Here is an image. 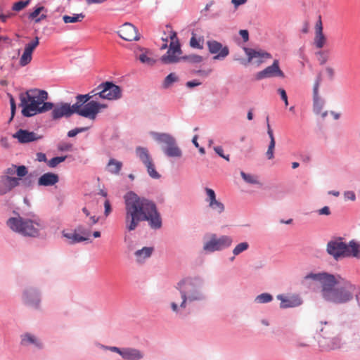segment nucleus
I'll list each match as a JSON object with an SVG mask.
<instances>
[{"instance_id":"f257e3e1","label":"nucleus","mask_w":360,"mask_h":360,"mask_svg":"<svg viewBox=\"0 0 360 360\" xmlns=\"http://www.w3.org/2000/svg\"><path fill=\"white\" fill-rule=\"evenodd\" d=\"M124 200V224L128 231H134L139 224L147 221L152 229L162 226L160 214L155 204L146 198L140 197L134 192L127 193Z\"/></svg>"},{"instance_id":"a211bd4d","label":"nucleus","mask_w":360,"mask_h":360,"mask_svg":"<svg viewBox=\"0 0 360 360\" xmlns=\"http://www.w3.org/2000/svg\"><path fill=\"white\" fill-rule=\"evenodd\" d=\"M20 178L1 176L0 177V195H4L19 185Z\"/></svg>"},{"instance_id":"e433bc0d","label":"nucleus","mask_w":360,"mask_h":360,"mask_svg":"<svg viewBox=\"0 0 360 360\" xmlns=\"http://www.w3.org/2000/svg\"><path fill=\"white\" fill-rule=\"evenodd\" d=\"M273 300L271 295L269 293H262L259 295L255 298V302L257 303H268Z\"/></svg>"},{"instance_id":"37998d69","label":"nucleus","mask_w":360,"mask_h":360,"mask_svg":"<svg viewBox=\"0 0 360 360\" xmlns=\"http://www.w3.org/2000/svg\"><path fill=\"white\" fill-rule=\"evenodd\" d=\"M82 102L79 101H77V103L73 104L72 105H70V108L71 111V115L74 113H76L79 115V112L82 110Z\"/></svg>"},{"instance_id":"338daca9","label":"nucleus","mask_w":360,"mask_h":360,"mask_svg":"<svg viewBox=\"0 0 360 360\" xmlns=\"http://www.w3.org/2000/svg\"><path fill=\"white\" fill-rule=\"evenodd\" d=\"M316 33H323V27L321 19L316 24Z\"/></svg>"},{"instance_id":"0e129e2a","label":"nucleus","mask_w":360,"mask_h":360,"mask_svg":"<svg viewBox=\"0 0 360 360\" xmlns=\"http://www.w3.org/2000/svg\"><path fill=\"white\" fill-rule=\"evenodd\" d=\"M37 160L39 162H46L47 159H46V154L43 153H37Z\"/></svg>"},{"instance_id":"79ce46f5","label":"nucleus","mask_w":360,"mask_h":360,"mask_svg":"<svg viewBox=\"0 0 360 360\" xmlns=\"http://www.w3.org/2000/svg\"><path fill=\"white\" fill-rule=\"evenodd\" d=\"M30 3V0L27 1H19L15 2L12 7V9L15 11H20L25 8Z\"/></svg>"},{"instance_id":"7c9ffc66","label":"nucleus","mask_w":360,"mask_h":360,"mask_svg":"<svg viewBox=\"0 0 360 360\" xmlns=\"http://www.w3.org/2000/svg\"><path fill=\"white\" fill-rule=\"evenodd\" d=\"M152 248L144 247L141 250H139L135 252L137 261L141 262L146 258L149 257L153 252Z\"/></svg>"},{"instance_id":"603ef678","label":"nucleus","mask_w":360,"mask_h":360,"mask_svg":"<svg viewBox=\"0 0 360 360\" xmlns=\"http://www.w3.org/2000/svg\"><path fill=\"white\" fill-rule=\"evenodd\" d=\"M104 214L105 217H108L112 212V207L110 201L106 199L104 202Z\"/></svg>"},{"instance_id":"e2e57ef3","label":"nucleus","mask_w":360,"mask_h":360,"mask_svg":"<svg viewBox=\"0 0 360 360\" xmlns=\"http://www.w3.org/2000/svg\"><path fill=\"white\" fill-rule=\"evenodd\" d=\"M326 71L327 75H328L329 78L331 79H333V77L335 76L334 69L331 67H326Z\"/></svg>"},{"instance_id":"a19ab883","label":"nucleus","mask_w":360,"mask_h":360,"mask_svg":"<svg viewBox=\"0 0 360 360\" xmlns=\"http://www.w3.org/2000/svg\"><path fill=\"white\" fill-rule=\"evenodd\" d=\"M77 233L80 235V237L86 238V240H89L91 236V230L86 229L82 226H78L76 229Z\"/></svg>"},{"instance_id":"39448f33","label":"nucleus","mask_w":360,"mask_h":360,"mask_svg":"<svg viewBox=\"0 0 360 360\" xmlns=\"http://www.w3.org/2000/svg\"><path fill=\"white\" fill-rule=\"evenodd\" d=\"M326 250L335 260L351 257L360 258V244L354 240L347 244L342 238H336L328 243Z\"/></svg>"},{"instance_id":"c9c22d12","label":"nucleus","mask_w":360,"mask_h":360,"mask_svg":"<svg viewBox=\"0 0 360 360\" xmlns=\"http://www.w3.org/2000/svg\"><path fill=\"white\" fill-rule=\"evenodd\" d=\"M240 175H241L242 178L243 179V180L248 184H259L257 177L256 176H254V175H252L250 174H246L244 172H241Z\"/></svg>"},{"instance_id":"9d476101","label":"nucleus","mask_w":360,"mask_h":360,"mask_svg":"<svg viewBox=\"0 0 360 360\" xmlns=\"http://www.w3.org/2000/svg\"><path fill=\"white\" fill-rule=\"evenodd\" d=\"M232 242V238L228 236L217 238L216 236L213 235L211 239L204 244L203 249L209 252L218 251L229 247Z\"/></svg>"},{"instance_id":"bb28decb","label":"nucleus","mask_w":360,"mask_h":360,"mask_svg":"<svg viewBox=\"0 0 360 360\" xmlns=\"http://www.w3.org/2000/svg\"><path fill=\"white\" fill-rule=\"evenodd\" d=\"M121 356L125 360H139L143 357L141 352L136 349H124Z\"/></svg>"},{"instance_id":"2eb2a0df","label":"nucleus","mask_w":360,"mask_h":360,"mask_svg":"<svg viewBox=\"0 0 360 360\" xmlns=\"http://www.w3.org/2000/svg\"><path fill=\"white\" fill-rule=\"evenodd\" d=\"M118 34L122 39L126 41H130L139 39L137 29L129 22H126L120 27Z\"/></svg>"},{"instance_id":"a18cd8bd","label":"nucleus","mask_w":360,"mask_h":360,"mask_svg":"<svg viewBox=\"0 0 360 360\" xmlns=\"http://www.w3.org/2000/svg\"><path fill=\"white\" fill-rule=\"evenodd\" d=\"M276 142L270 141L268 150L266 151V156L269 160H271L274 158V148H275Z\"/></svg>"},{"instance_id":"393cba45","label":"nucleus","mask_w":360,"mask_h":360,"mask_svg":"<svg viewBox=\"0 0 360 360\" xmlns=\"http://www.w3.org/2000/svg\"><path fill=\"white\" fill-rule=\"evenodd\" d=\"M21 345L23 346H28L30 345H33L37 348H42L43 345L40 342V340L35 337L34 335L26 333L21 335Z\"/></svg>"},{"instance_id":"7ed1b4c3","label":"nucleus","mask_w":360,"mask_h":360,"mask_svg":"<svg viewBox=\"0 0 360 360\" xmlns=\"http://www.w3.org/2000/svg\"><path fill=\"white\" fill-rule=\"evenodd\" d=\"M47 99L48 94L44 90H30L25 94L21 95L22 114L25 117H32L52 110L53 103L46 102Z\"/></svg>"},{"instance_id":"ea45409f","label":"nucleus","mask_w":360,"mask_h":360,"mask_svg":"<svg viewBox=\"0 0 360 360\" xmlns=\"http://www.w3.org/2000/svg\"><path fill=\"white\" fill-rule=\"evenodd\" d=\"M249 248V244L247 242H243L239 244H238L235 248L233 250V253L234 255H238L243 252V251H245Z\"/></svg>"},{"instance_id":"6e6d98bb","label":"nucleus","mask_w":360,"mask_h":360,"mask_svg":"<svg viewBox=\"0 0 360 360\" xmlns=\"http://www.w3.org/2000/svg\"><path fill=\"white\" fill-rule=\"evenodd\" d=\"M266 122H267V134L270 138V141L276 142L274 136V133H273V130L271 129V126L269 123V117H266Z\"/></svg>"},{"instance_id":"c756f323","label":"nucleus","mask_w":360,"mask_h":360,"mask_svg":"<svg viewBox=\"0 0 360 360\" xmlns=\"http://www.w3.org/2000/svg\"><path fill=\"white\" fill-rule=\"evenodd\" d=\"M139 51H141V53L139 54L137 52H136V57L139 58V60L143 64H146L148 65H152L155 63V60L152 58H150L148 56V51L143 49H140Z\"/></svg>"},{"instance_id":"58836bf2","label":"nucleus","mask_w":360,"mask_h":360,"mask_svg":"<svg viewBox=\"0 0 360 360\" xmlns=\"http://www.w3.org/2000/svg\"><path fill=\"white\" fill-rule=\"evenodd\" d=\"M182 59L191 63H200L202 60V57L199 55L191 54L183 56Z\"/></svg>"},{"instance_id":"8fccbe9b","label":"nucleus","mask_w":360,"mask_h":360,"mask_svg":"<svg viewBox=\"0 0 360 360\" xmlns=\"http://www.w3.org/2000/svg\"><path fill=\"white\" fill-rule=\"evenodd\" d=\"M15 174H17V175L19 177L25 176L27 174V169L26 167H25L23 165L16 167Z\"/></svg>"},{"instance_id":"b1692460","label":"nucleus","mask_w":360,"mask_h":360,"mask_svg":"<svg viewBox=\"0 0 360 360\" xmlns=\"http://www.w3.org/2000/svg\"><path fill=\"white\" fill-rule=\"evenodd\" d=\"M23 298L25 302L30 306L37 307L39 302L37 291L32 288L25 290Z\"/></svg>"},{"instance_id":"052dcab7","label":"nucleus","mask_w":360,"mask_h":360,"mask_svg":"<svg viewBox=\"0 0 360 360\" xmlns=\"http://www.w3.org/2000/svg\"><path fill=\"white\" fill-rule=\"evenodd\" d=\"M240 35L243 38L244 41H248L249 39V33L246 30H240L239 32Z\"/></svg>"},{"instance_id":"72a5a7b5","label":"nucleus","mask_w":360,"mask_h":360,"mask_svg":"<svg viewBox=\"0 0 360 360\" xmlns=\"http://www.w3.org/2000/svg\"><path fill=\"white\" fill-rule=\"evenodd\" d=\"M203 39L197 38L195 34H192L190 40V45L191 47L195 49H203Z\"/></svg>"},{"instance_id":"ddd939ff","label":"nucleus","mask_w":360,"mask_h":360,"mask_svg":"<svg viewBox=\"0 0 360 360\" xmlns=\"http://www.w3.org/2000/svg\"><path fill=\"white\" fill-rule=\"evenodd\" d=\"M207 45L210 53L215 54L213 58L214 60H223L229 54V49L228 46H223L217 41H207Z\"/></svg>"},{"instance_id":"f8f14e48","label":"nucleus","mask_w":360,"mask_h":360,"mask_svg":"<svg viewBox=\"0 0 360 360\" xmlns=\"http://www.w3.org/2000/svg\"><path fill=\"white\" fill-rule=\"evenodd\" d=\"M106 107L107 105L105 104L91 101L82 107V110L79 112V115L91 120H95L101 109L105 108Z\"/></svg>"},{"instance_id":"423d86ee","label":"nucleus","mask_w":360,"mask_h":360,"mask_svg":"<svg viewBox=\"0 0 360 360\" xmlns=\"http://www.w3.org/2000/svg\"><path fill=\"white\" fill-rule=\"evenodd\" d=\"M7 225L13 231L25 236L37 237L44 228L41 221L37 217L32 219L22 217H12L7 221Z\"/></svg>"},{"instance_id":"c85d7f7f","label":"nucleus","mask_w":360,"mask_h":360,"mask_svg":"<svg viewBox=\"0 0 360 360\" xmlns=\"http://www.w3.org/2000/svg\"><path fill=\"white\" fill-rule=\"evenodd\" d=\"M122 167V163L120 161H118L115 159L111 158L110 159L108 165L107 169L109 172L113 174H118Z\"/></svg>"},{"instance_id":"f704fd0d","label":"nucleus","mask_w":360,"mask_h":360,"mask_svg":"<svg viewBox=\"0 0 360 360\" xmlns=\"http://www.w3.org/2000/svg\"><path fill=\"white\" fill-rule=\"evenodd\" d=\"M326 42V38L323 33H316L314 44L318 49L323 47Z\"/></svg>"},{"instance_id":"13d9d810","label":"nucleus","mask_w":360,"mask_h":360,"mask_svg":"<svg viewBox=\"0 0 360 360\" xmlns=\"http://www.w3.org/2000/svg\"><path fill=\"white\" fill-rule=\"evenodd\" d=\"M72 148V145L69 143H60L58 145V148L59 150L65 151L70 150Z\"/></svg>"},{"instance_id":"4be33fe9","label":"nucleus","mask_w":360,"mask_h":360,"mask_svg":"<svg viewBox=\"0 0 360 360\" xmlns=\"http://www.w3.org/2000/svg\"><path fill=\"white\" fill-rule=\"evenodd\" d=\"M52 109L51 115L53 120H58L63 117H68L71 116L69 103H64L56 105V106L53 105Z\"/></svg>"},{"instance_id":"20e7f679","label":"nucleus","mask_w":360,"mask_h":360,"mask_svg":"<svg viewBox=\"0 0 360 360\" xmlns=\"http://www.w3.org/2000/svg\"><path fill=\"white\" fill-rule=\"evenodd\" d=\"M201 281L196 278H186L180 281L176 284V289L181 294V302L178 305L176 302L177 295H175L174 301L171 302L172 310L178 313L179 309H184L187 302L198 301L202 299L200 292Z\"/></svg>"},{"instance_id":"cd10ccee","label":"nucleus","mask_w":360,"mask_h":360,"mask_svg":"<svg viewBox=\"0 0 360 360\" xmlns=\"http://www.w3.org/2000/svg\"><path fill=\"white\" fill-rule=\"evenodd\" d=\"M62 234L68 240L70 244L79 243L86 240V238L80 237V235L77 233L76 229L74 231L70 232H66L65 231H63Z\"/></svg>"},{"instance_id":"9b49d317","label":"nucleus","mask_w":360,"mask_h":360,"mask_svg":"<svg viewBox=\"0 0 360 360\" xmlns=\"http://www.w3.org/2000/svg\"><path fill=\"white\" fill-rule=\"evenodd\" d=\"M136 155L147 168V172L150 176L153 179H158L160 174L155 170V165L148 150L146 148L137 147L136 149Z\"/></svg>"},{"instance_id":"473e14b6","label":"nucleus","mask_w":360,"mask_h":360,"mask_svg":"<svg viewBox=\"0 0 360 360\" xmlns=\"http://www.w3.org/2000/svg\"><path fill=\"white\" fill-rule=\"evenodd\" d=\"M178 81H179V77H177V75L174 72L170 73L165 77V79L163 82V84H162L163 87L167 89V88L169 87L173 83L178 82Z\"/></svg>"},{"instance_id":"4468645a","label":"nucleus","mask_w":360,"mask_h":360,"mask_svg":"<svg viewBox=\"0 0 360 360\" xmlns=\"http://www.w3.org/2000/svg\"><path fill=\"white\" fill-rule=\"evenodd\" d=\"M39 44V39L38 37H36L32 41L25 45L24 51L19 60L20 66L24 67L32 61V53Z\"/></svg>"},{"instance_id":"4d7b16f0","label":"nucleus","mask_w":360,"mask_h":360,"mask_svg":"<svg viewBox=\"0 0 360 360\" xmlns=\"http://www.w3.org/2000/svg\"><path fill=\"white\" fill-rule=\"evenodd\" d=\"M318 213L320 215H330V208L328 206H325L322 207L321 209L318 210Z\"/></svg>"},{"instance_id":"5fc2aeb1","label":"nucleus","mask_w":360,"mask_h":360,"mask_svg":"<svg viewBox=\"0 0 360 360\" xmlns=\"http://www.w3.org/2000/svg\"><path fill=\"white\" fill-rule=\"evenodd\" d=\"M278 92L281 95V99L284 101L285 106L288 105V96L285 91L283 89H278Z\"/></svg>"},{"instance_id":"bf43d9fd","label":"nucleus","mask_w":360,"mask_h":360,"mask_svg":"<svg viewBox=\"0 0 360 360\" xmlns=\"http://www.w3.org/2000/svg\"><path fill=\"white\" fill-rule=\"evenodd\" d=\"M10 103H11V119H12L14 116L15 109H16L15 100L12 96H11V98H10Z\"/></svg>"},{"instance_id":"f03ea898","label":"nucleus","mask_w":360,"mask_h":360,"mask_svg":"<svg viewBox=\"0 0 360 360\" xmlns=\"http://www.w3.org/2000/svg\"><path fill=\"white\" fill-rule=\"evenodd\" d=\"M318 282L321 285V296L326 302L342 304L353 298L355 285L340 276L328 273L309 274L304 278V283Z\"/></svg>"},{"instance_id":"69168bd1","label":"nucleus","mask_w":360,"mask_h":360,"mask_svg":"<svg viewBox=\"0 0 360 360\" xmlns=\"http://www.w3.org/2000/svg\"><path fill=\"white\" fill-rule=\"evenodd\" d=\"M345 196L346 198L354 200L356 199L355 193L353 191H347L345 193Z\"/></svg>"},{"instance_id":"4c0bfd02","label":"nucleus","mask_w":360,"mask_h":360,"mask_svg":"<svg viewBox=\"0 0 360 360\" xmlns=\"http://www.w3.org/2000/svg\"><path fill=\"white\" fill-rule=\"evenodd\" d=\"M67 156L55 157L48 161L47 165L51 168H54L58 166L60 163L64 162Z\"/></svg>"},{"instance_id":"2f4dec72","label":"nucleus","mask_w":360,"mask_h":360,"mask_svg":"<svg viewBox=\"0 0 360 360\" xmlns=\"http://www.w3.org/2000/svg\"><path fill=\"white\" fill-rule=\"evenodd\" d=\"M85 18V15L82 13L74 14L72 16L70 15H63V20L65 23H75L77 22H82L83 19Z\"/></svg>"},{"instance_id":"1a4fd4ad","label":"nucleus","mask_w":360,"mask_h":360,"mask_svg":"<svg viewBox=\"0 0 360 360\" xmlns=\"http://www.w3.org/2000/svg\"><path fill=\"white\" fill-rule=\"evenodd\" d=\"M96 92L94 96H98L101 98L115 100L121 97L120 86L112 82H106L101 84L91 93Z\"/></svg>"},{"instance_id":"6ab92c4d","label":"nucleus","mask_w":360,"mask_h":360,"mask_svg":"<svg viewBox=\"0 0 360 360\" xmlns=\"http://www.w3.org/2000/svg\"><path fill=\"white\" fill-rule=\"evenodd\" d=\"M205 191L207 195L206 202H208L209 207L218 214H221L224 211V205L217 200L216 194L213 189L205 188Z\"/></svg>"},{"instance_id":"774afa93","label":"nucleus","mask_w":360,"mask_h":360,"mask_svg":"<svg viewBox=\"0 0 360 360\" xmlns=\"http://www.w3.org/2000/svg\"><path fill=\"white\" fill-rule=\"evenodd\" d=\"M319 86V82L317 81L314 86L313 93H314V98H318V89Z\"/></svg>"},{"instance_id":"f3484780","label":"nucleus","mask_w":360,"mask_h":360,"mask_svg":"<svg viewBox=\"0 0 360 360\" xmlns=\"http://www.w3.org/2000/svg\"><path fill=\"white\" fill-rule=\"evenodd\" d=\"M319 347L322 351H329L340 349L342 345V339L340 337L326 338L321 337L318 340Z\"/></svg>"},{"instance_id":"6e6552de","label":"nucleus","mask_w":360,"mask_h":360,"mask_svg":"<svg viewBox=\"0 0 360 360\" xmlns=\"http://www.w3.org/2000/svg\"><path fill=\"white\" fill-rule=\"evenodd\" d=\"M154 138L160 143L166 145L163 148L164 153L170 158H180L182 155L181 150L177 146L174 137L168 134H155Z\"/></svg>"},{"instance_id":"09e8293b","label":"nucleus","mask_w":360,"mask_h":360,"mask_svg":"<svg viewBox=\"0 0 360 360\" xmlns=\"http://www.w3.org/2000/svg\"><path fill=\"white\" fill-rule=\"evenodd\" d=\"M89 128L88 127H81V128H75L74 129H72L70 131H68V136L69 137H74L77 134L79 133H81V132H83V131H85L88 129Z\"/></svg>"},{"instance_id":"3c124183","label":"nucleus","mask_w":360,"mask_h":360,"mask_svg":"<svg viewBox=\"0 0 360 360\" xmlns=\"http://www.w3.org/2000/svg\"><path fill=\"white\" fill-rule=\"evenodd\" d=\"M214 150L220 157L223 158L224 159H225L227 161H229V155H225L224 154V150H223L222 147L216 146L214 148Z\"/></svg>"},{"instance_id":"5701e85b","label":"nucleus","mask_w":360,"mask_h":360,"mask_svg":"<svg viewBox=\"0 0 360 360\" xmlns=\"http://www.w3.org/2000/svg\"><path fill=\"white\" fill-rule=\"evenodd\" d=\"M244 51L248 57V62H252L254 59H256V63L258 64L263 62V59L271 58V55L266 52L262 51H256L252 49L245 48Z\"/></svg>"},{"instance_id":"49530a36","label":"nucleus","mask_w":360,"mask_h":360,"mask_svg":"<svg viewBox=\"0 0 360 360\" xmlns=\"http://www.w3.org/2000/svg\"><path fill=\"white\" fill-rule=\"evenodd\" d=\"M96 92H94L93 94H95ZM96 96H95L96 97ZM94 97V94L90 96L89 94H85V95H78L76 98L77 101H79L83 104H86L88 103V101L90 100L91 98Z\"/></svg>"},{"instance_id":"aec40b11","label":"nucleus","mask_w":360,"mask_h":360,"mask_svg":"<svg viewBox=\"0 0 360 360\" xmlns=\"http://www.w3.org/2000/svg\"><path fill=\"white\" fill-rule=\"evenodd\" d=\"M13 137L18 139V141L21 143H27L41 139V136H39L33 131H29L22 129L18 130L13 135Z\"/></svg>"},{"instance_id":"680f3d73","label":"nucleus","mask_w":360,"mask_h":360,"mask_svg":"<svg viewBox=\"0 0 360 360\" xmlns=\"http://www.w3.org/2000/svg\"><path fill=\"white\" fill-rule=\"evenodd\" d=\"M200 84H201V82H198L197 80H193V81L187 82L186 84V86L188 88H193V87L198 86Z\"/></svg>"},{"instance_id":"de8ad7c7","label":"nucleus","mask_w":360,"mask_h":360,"mask_svg":"<svg viewBox=\"0 0 360 360\" xmlns=\"http://www.w3.org/2000/svg\"><path fill=\"white\" fill-rule=\"evenodd\" d=\"M322 101L319 100V98H314V110L316 114H319L321 112L322 109Z\"/></svg>"},{"instance_id":"c03bdc74","label":"nucleus","mask_w":360,"mask_h":360,"mask_svg":"<svg viewBox=\"0 0 360 360\" xmlns=\"http://www.w3.org/2000/svg\"><path fill=\"white\" fill-rule=\"evenodd\" d=\"M43 11H46V8L44 6H38L37 7L32 13L29 14L28 18L31 20H34L35 21V19H37L38 15L42 12Z\"/></svg>"},{"instance_id":"a878e982","label":"nucleus","mask_w":360,"mask_h":360,"mask_svg":"<svg viewBox=\"0 0 360 360\" xmlns=\"http://www.w3.org/2000/svg\"><path fill=\"white\" fill-rule=\"evenodd\" d=\"M58 176L56 174L48 172L39 179L38 184L40 186H49L56 184L58 181Z\"/></svg>"},{"instance_id":"412c9836","label":"nucleus","mask_w":360,"mask_h":360,"mask_svg":"<svg viewBox=\"0 0 360 360\" xmlns=\"http://www.w3.org/2000/svg\"><path fill=\"white\" fill-rule=\"evenodd\" d=\"M277 299L281 301V308L295 307L301 304L302 300L297 295L284 296L278 295Z\"/></svg>"},{"instance_id":"0eeeda50","label":"nucleus","mask_w":360,"mask_h":360,"mask_svg":"<svg viewBox=\"0 0 360 360\" xmlns=\"http://www.w3.org/2000/svg\"><path fill=\"white\" fill-rule=\"evenodd\" d=\"M167 29L169 32V37L171 42L168 51L161 57L160 60L165 64L176 63L182 59V57L180 56L181 54L180 44L176 32L172 30V27L169 25H167Z\"/></svg>"},{"instance_id":"864d4df0","label":"nucleus","mask_w":360,"mask_h":360,"mask_svg":"<svg viewBox=\"0 0 360 360\" xmlns=\"http://www.w3.org/2000/svg\"><path fill=\"white\" fill-rule=\"evenodd\" d=\"M15 172H16V166L12 165L11 167L7 168L5 170L4 176H12L15 174Z\"/></svg>"},{"instance_id":"dca6fc26","label":"nucleus","mask_w":360,"mask_h":360,"mask_svg":"<svg viewBox=\"0 0 360 360\" xmlns=\"http://www.w3.org/2000/svg\"><path fill=\"white\" fill-rule=\"evenodd\" d=\"M276 76L284 77V74L280 69L278 61L277 60H274L271 65L268 66L262 71L257 72L255 77L257 79L260 80L264 78H269Z\"/></svg>"}]
</instances>
